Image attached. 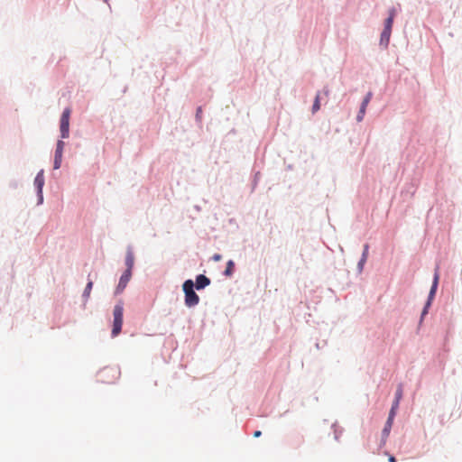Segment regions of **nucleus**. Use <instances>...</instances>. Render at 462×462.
Returning a JSON list of instances; mask_svg holds the SVG:
<instances>
[{
    "label": "nucleus",
    "mask_w": 462,
    "mask_h": 462,
    "mask_svg": "<svg viewBox=\"0 0 462 462\" xmlns=\"http://www.w3.org/2000/svg\"><path fill=\"white\" fill-rule=\"evenodd\" d=\"M184 303L188 308L195 307L199 302V297L195 291V284L191 279L186 280L182 284Z\"/></svg>",
    "instance_id": "1"
},
{
    "label": "nucleus",
    "mask_w": 462,
    "mask_h": 462,
    "mask_svg": "<svg viewBox=\"0 0 462 462\" xmlns=\"http://www.w3.org/2000/svg\"><path fill=\"white\" fill-rule=\"evenodd\" d=\"M439 280V267L437 266L435 273H434L432 284H431L427 300L424 304V307H423L421 314H420V324L423 321L424 317L428 314L429 309L430 308V306L432 304V301L435 298V295H436V292L438 290Z\"/></svg>",
    "instance_id": "2"
},
{
    "label": "nucleus",
    "mask_w": 462,
    "mask_h": 462,
    "mask_svg": "<svg viewBox=\"0 0 462 462\" xmlns=\"http://www.w3.org/2000/svg\"><path fill=\"white\" fill-rule=\"evenodd\" d=\"M113 328L111 331L112 337H117L121 330H122V325H123V316H124V306L123 302H118L115 305L114 310H113Z\"/></svg>",
    "instance_id": "3"
},
{
    "label": "nucleus",
    "mask_w": 462,
    "mask_h": 462,
    "mask_svg": "<svg viewBox=\"0 0 462 462\" xmlns=\"http://www.w3.org/2000/svg\"><path fill=\"white\" fill-rule=\"evenodd\" d=\"M71 110L69 107H66L60 116V137L66 139L69 135V117Z\"/></svg>",
    "instance_id": "4"
},
{
    "label": "nucleus",
    "mask_w": 462,
    "mask_h": 462,
    "mask_svg": "<svg viewBox=\"0 0 462 462\" xmlns=\"http://www.w3.org/2000/svg\"><path fill=\"white\" fill-rule=\"evenodd\" d=\"M125 264L126 266L125 272H130L132 273V270L134 264V254L131 245H127L126 247Z\"/></svg>",
    "instance_id": "5"
},
{
    "label": "nucleus",
    "mask_w": 462,
    "mask_h": 462,
    "mask_svg": "<svg viewBox=\"0 0 462 462\" xmlns=\"http://www.w3.org/2000/svg\"><path fill=\"white\" fill-rule=\"evenodd\" d=\"M132 277V273L130 272H124L119 279V282L116 288L115 294L118 295L124 291L127 283L129 282Z\"/></svg>",
    "instance_id": "6"
},
{
    "label": "nucleus",
    "mask_w": 462,
    "mask_h": 462,
    "mask_svg": "<svg viewBox=\"0 0 462 462\" xmlns=\"http://www.w3.org/2000/svg\"><path fill=\"white\" fill-rule=\"evenodd\" d=\"M211 281L205 274H198L196 276L194 284L195 289L198 291L203 290L210 284Z\"/></svg>",
    "instance_id": "7"
},
{
    "label": "nucleus",
    "mask_w": 462,
    "mask_h": 462,
    "mask_svg": "<svg viewBox=\"0 0 462 462\" xmlns=\"http://www.w3.org/2000/svg\"><path fill=\"white\" fill-rule=\"evenodd\" d=\"M396 14H397V10L395 7H391L388 10V17L384 20L383 30L392 32L393 21H394Z\"/></svg>",
    "instance_id": "8"
},
{
    "label": "nucleus",
    "mask_w": 462,
    "mask_h": 462,
    "mask_svg": "<svg viewBox=\"0 0 462 462\" xmlns=\"http://www.w3.org/2000/svg\"><path fill=\"white\" fill-rule=\"evenodd\" d=\"M44 183H45L44 171L41 170L36 174V176L34 178V181H33V185L35 187L36 191H42Z\"/></svg>",
    "instance_id": "9"
},
{
    "label": "nucleus",
    "mask_w": 462,
    "mask_h": 462,
    "mask_svg": "<svg viewBox=\"0 0 462 462\" xmlns=\"http://www.w3.org/2000/svg\"><path fill=\"white\" fill-rule=\"evenodd\" d=\"M391 31L383 30L380 36V46L383 49H387L389 42H390V37H391Z\"/></svg>",
    "instance_id": "10"
},
{
    "label": "nucleus",
    "mask_w": 462,
    "mask_h": 462,
    "mask_svg": "<svg viewBox=\"0 0 462 462\" xmlns=\"http://www.w3.org/2000/svg\"><path fill=\"white\" fill-rule=\"evenodd\" d=\"M92 288H93V281L88 277V281L87 285L82 293V299L84 300L85 303L88 301V300L90 296Z\"/></svg>",
    "instance_id": "11"
},
{
    "label": "nucleus",
    "mask_w": 462,
    "mask_h": 462,
    "mask_svg": "<svg viewBox=\"0 0 462 462\" xmlns=\"http://www.w3.org/2000/svg\"><path fill=\"white\" fill-rule=\"evenodd\" d=\"M235 271V262L233 260H228L226 263V266L223 274L226 277H230L233 275Z\"/></svg>",
    "instance_id": "12"
},
{
    "label": "nucleus",
    "mask_w": 462,
    "mask_h": 462,
    "mask_svg": "<svg viewBox=\"0 0 462 462\" xmlns=\"http://www.w3.org/2000/svg\"><path fill=\"white\" fill-rule=\"evenodd\" d=\"M393 421L386 420V422L384 424V427L382 430V436L383 438H387L391 432V429L393 426Z\"/></svg>",
    "instance_id": "13"
},
{
    "label": "nucleus",
    "mask_w": 462,
    "mask_h": 462,
    "mask_svg": "<svg viewBox=\"0 0 462 462\" xmlns=\"http://www.w3.org/2000/svg\"><path fill=\"white\" fill-rule=\"evenodd\" d=\"M366 108L360 106L358 113L356 115V121L361 122L363 121L365 115Z\"/></svg>",
    "instance_id": "14"
},
{
    "label": "nucleus",
    "mask_w": 462,
    "mask_h": 462,
    "mask_svg": "<svg viewBox=\"0 0 462 462\" xmlns=\"http://www.w3.org/2000/svg\"><path fill=\"white\" fill-rule=\"evenodd\" d=\"M320 107V104H319V96L317 95L316 97H315V100L313 102V105H312V113H316Z\"/></svg>",
    "instance_id": "15"
},
{
    "label": "nucleus",
    "mask_w": 462,
    "mask_h": 462,
    "mask_svg": "<svg viewBox=\"0 0 462 462\" xmlns=\"http://www.w3.org/2000/svg\"><path fill=\"white\" fill-rule=\"evenodd\" d=\"M104 373H112L113 376L116 377V375L119 374V371L114 367H106L101 371V374H104Z\"/></svg>",
    "instance_id": "16"
},
{
    "label": "nucleus",
    "mask_w": 462,
    "mask_h": 462,
    "mask_svg": "<svg viewBox=\"0 0 462 462\" xmlns=\"http://www.w3.org/2000/svg\"><path fill=\"white\" fill-rule=\"evenodd\" d=\"M402 398V385L399 384L396 389V392H395L394 399L401 401Z\"/></svg>",
    "instance_id": "17"
},
{
    "label": "nucleus",
    "mask_w": 462,
    "mask_h": 462,
    "mask_svg": "<svg viewBox=\"0 0 462 462\" xmlns=\"http://www.w3.org/2000/svg\"><path fill=\"white\" fill-rule=\"evenodd\" d=\"M260 172L257 171L255 172L254 176V180H253V185H252V192L255 189L257 184H258V181L260 180Z\"/></svg>",
    "instance_id": "18"
},
{
    "label": "nucleus",
    "mask_w": 462,
    "mask_h": 462,
    "mask_svg": "<svg viewBox=\"0 0 462 462\" xmlns=\"http://www.w3.org/2000/svg\"><path fill=\"white\" fill-rule=\"evenodd\" d=\"M365 263H366L365 259H364V258L359 259V261L357 263V272L359 273H361L363 272Z\"/></svg>",
    "instance_id": "19"
},
{
    "label": "nucleus",
    "mask_w": 462,
    "mask_h": 462,
    "mask_svg": "<svg viewBox=\"0 0 462 462\" xmlns=\"http://www.w3.org/2000/svg\"><path fill=\"white\" fill-rule=\"evenodd\" d=\"M368 254H369V245L368 244H365L361 258H364V259L367 260Z\"/></svg>",
    "instance_id": "20"
},
{
    "label": "nucleus",
    "mask_w": 462,
    "mask_h": 462,
    "mask_svg": "<svg viewBox=\"0 0 462 462\" xmlns=\"http://www.w3.org/2000/svg\"><path fill=\"white\" fill-rule=\"evenodd\" d=\"M65 143L62 140H59L56 143V152H62L64 150Z\"/></svg>",
    "instance_id": "21"
},
{
    "label": "nucleus",
    "mask_w": 462,
    "mask_h": 462,
    "mask_svg": "<svg viewBox=\"0 0 462 462\" xmlns=\"http://www.w3.org/2000/svg\"><path fill=\"white\" fill-rule=\"evenodd\" d=\"M201 116H202V107L199 106L196 110V121L201 123Z\"/></svg>",
    "instance_id": "22"
},
{
    "label": "nucleus",
    "mask_w": 462,
    "mask_h": 462,
    "mask_svg": "<svg viewBox=\"0 0 462 462\" xmlns=\"http://www.w3.org/2000/svg\"><path fill=\"white\" fill-rule=\"evenodd\" d=\"M396 412H397V410H396V409L391 408V409H390V411H389V414H388V418H387V420H391V421H393L394 417H395V415H396Z\"/></svg>",
    "instance_id": "23"
},
{
    "label": "nucleus",
    "mask_w": 462,
    "mask_h": 462,
    "mask_svg": "<svg viewBox=\"0 0 462 462\" xmlns=\"http://www.w3.org/2000/svg\"><path fill=\"white\" fill-rule=\"evenodd\" d=\"M396 412H397V410H396V409L391 408V409H390V411H389V414H388V418H387V420H391V421H393L394 417H395V415H396Z\"/></svg>",
    "instance_id": "24"
},
{
    "label": "nucleus",
    "mask_w": 462,
    "mask_h": 462,
    "mask_svg": "<svg viewBox=\"0 0 462 462\" xmlns=\"http://www.w3.org/2000/svg\"><path fill=\"white\" fill-rule=\"evenodd\" d=\"M37 195V205H42L43 203V191H36Z\"/></svg>",
    "instance_id": "25"
},
{
    "label": "nucleus",
    "mask_w": 462,
    "mask_h": 462,
    "mask_svg": "<svg viewBox=\"0 0 462 462\" xmlns=\"http://www.w3.org/2000/svg\"><path fill=\"white\" fill-rule=\"evenodd\" d=\"M61 166V161L54 159L53 161V169L58 170Z\"/></svg>",
    "instance_id": "26"
},
{
    "label": "nucleus",
    "mask_w": 462,
    "mask_h": 462,
    "mask_svg": "<svg viewBox=\"0 0 462 462\" xmlns=\"http://www.w3.org/2000/svg\"><path fill=\"white\" fill-rule=\"evenodd\" d=\"M62 154L63 152H56L55 151V153H54V159L56 160H60L62 162Z\"/></svg>",
    "instance_id": "27"
},
{
    "label": "nucleus",
    "mask_w": 462,
    "mask_h": 462,
    "mask_svg": "<svg viewBox=\"0 0 462 462\" xmlns=\"http://www.w3.org/2000/svg\"><path fill=\"white\" fill-rule=\"evenodd\" d=\"M400 402H401V401H399V400H395V399H394V400L393 401V403H392L391 408H393V409L398 410V408H399V404H400Z\"/></svg>",
    "instance_id": "28"
},
{
    "label": "nucleus",
    "mask_w": 462,
    "mask_h": 462,
    "mask_svg": "<svg viewBox=\"0 0 462 462\" xmlns=\"http://www.w3.org/2000/svg\"><path fill=\"white\" fill-rule=\"evenodd\" d=\"M372 97H373V93L371 91H369L366 93V95L365 96V97L363 99L370 102Z\"/></svg>",
    "instance_id": "29"
},
{
    "label": "nucleus",
    "mask_w": 462,
    "mask_h": 462,
    "mask_svg": "<svg viewBox=\"0 0 462 462\" xmlns=\"http://www.w3.org/2000/svg\"><path fill=\"white\" fill-rule=\"evenodd\" d=\"M332 427L334 428V435H335V439L337 440V439H338V438H339V434H340V433L338 432V430H337V429L336 428V425H335V424H333V425H332Z\"/></svg>",
    "instance_id": "30"
},
{
    "label": "nucleus",
    "mask_w": 462,
    "mask_h": 462,
    "mask_svg": "<svg viewBox=\"0 0 462 462\" xmlns=\"http://www.w3.org/2000/svg\"><path fill=\"white\" fill-rule=\"evenodd\" d=\"M222 258L221 254H215L213 256H212V260L215 261V262H217V261H220Z\"/></svg>",
    "instance_id": "31"
},
{
    "label": "nucleus",
    "mask_w": 462,
    "mask_h": 462,
    "mask_svg": "<svg viewBox=\"0 0 462 462\" xmlns=\"http://www.w3.org/2000/svg\"><path fill=\"white\" fill-rule=\"evenodd\" d=\"M369 103H370V102H368V101H366V100L363 99V100H362V102H361L360 106L366 108Z\"/></svg>",
    "instance_id": "32"
},
{
    "label": "nucleus",
    "mask_w": 462,
    "mask_h": 462,
    "mask_svg": "<svg viewBox=\"0 0 462 462\" xmlns=\"http://www.w3.org/2000/svg\"><path fill=\"white\" fill-rule=\"evenodd\" d=\"M261 435H262V431L261 430H255L254 432V438H259Z\"/></svg>",
    "instance_id": "33"
},
{
    "label": "nucleus",
    "mask_w": 462,
    "mask_h": 462,
    "mask_svg": "<svg viewBox=\"0 0 462 462\" xmlns=\"http://www.w3.org/2000/svg\"><path fill=\"white\" fill-rule=\"evenodd\" d=\"M388 462H396V459L393 456H390L388 458Z\"/></svg>",
    "instance_id": "34"
},
{
    "label": "nucleus",
    "mask_w": 462,
    "mask_h": 462,
    "mask_svg": "<svg viewBox=\"0 0 462 462\" xmlns=\"http://www.w3.org/2000/svg\"><path fill=\"white\" fill-rule=\"evenodd\" d=\"M194 208H195L197 211H200V210H201V208H200L199 206H198V205H196V206L194 207Z\"/></svg>",
    "instance_id": "35"
},
{
    "label": "nucleus",
    "mask_w": 462,
    "mask_h": 462,
    "mask_svg": "<svg viewBox=\"0 0 462 462\" xmlns=\"http://www.w3.org/2000/svg\"><path fill=\"white\" fill-rule=\"evenodd\" d=\"M325 91V94L328 95V89H324Z\"/></svg>",
    "instance_id": "36"
},
{
    "label": "nucleus",
    "mask_w": 462,
    "mask_h": 462,
    "mask_svg": "<svg viewBox=\"0 0 462 462\" xmlns=\"http://www.w3.org/2000/svg\"><path fill=\"white\" fill-rule=\"evenodd\" d=\"M104 2L107 3V2H108V0H104Z\"/></svg>",
    "instance_id": "37"
}]
</instances>
